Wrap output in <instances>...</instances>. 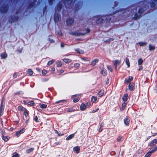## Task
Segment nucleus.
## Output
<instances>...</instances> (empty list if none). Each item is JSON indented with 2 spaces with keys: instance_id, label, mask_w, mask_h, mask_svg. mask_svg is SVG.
I'll use <instances>...</instances> for the list:
<instances>
[{
  "instance_id": "26",
  "label": "nucleus",
  "mask_w": 157,
  "mask_h": 157,
  "mask_svg": "<svg viewBox=\"0 0 157 157\" xmlns=\"http://www.w3.org/2000/svg\"><path fill=\"white\" fill-rule=\"evenodd\" d=\"M143 62V60L141 59H139L138 60V64L139 65L141 64Z\"/></svg>"
},
{
  "instance_id": "15",
  "label": "nucleus",
  "mask_w": 157,
  "mask_h": 157,
  "mask_svg": "<svg viewBox=\"0 0 157 157\" xmlns=\"http://www.w3.org/2000/svg\"><path fill=\"white\" fill-rule=\"evenodd\" d=\"M101 74L104 76L106 75H107V72L105 71V69H104V68L102 69V70L101 71Z\"/></svg>"
},
{
  "instance_id": "1",
  "label": "nucleus",
  "mask_w": 157,
  "mask_h": 157,
  "mask_svg": "<svg viewBox=\"0 0 157 157\" xmlns=\"http://www.w3.org/2000/svg\"><path fill=\"white\" fill-rule=\"evenodd\" d=\"M121 61L119 60L116 59L113 61V64L115 66V67L117 68V66H119L121 63Z\"/></svg>"
},
{
  "instance_id": "39",
  "label": "nucleus",
  "mask_w": 157,
  "mask_h": 157,
  "mask_svg": "<svg viewBox=\"0 0 157 157\" xmlns=\"http://www.w3.org/2000/svg\"><path fill=\"white\" fill-rule=\"evenodd\" d=\"M47 71L45 70H43L42 71V73L44 75H45L47 74Z\"/></svg>"
},
{
  "instance_id": "22",
  "label": "nucleus",
  "mask_w": 157,
  "mask_h": 157,
  "mask_svg": "<svg viewBox=\"0 0 157 157\" xmlns=\"http://www.w3.org/2000/svg\"><path fill=\"white\" fill-rule=\"evenodd\" d=\"M19 155L16 152H14L12 154V157H19Z\"/></svg>"
},
{
  "instance_id": "5",
  "label": "nucleus",
  "mask_w": 157,
  "mask_h": 157,
  "mask_svg": "<svg viewBox=\"0 0 157 157\" xmlns=\"http://www.w3.org/2000/svg\"><path fill=\"white\" fill-rule=\"evenodd\" d=\"M76 95H74L72 97V98H74L73 101L75 103L78 101L80 99V97H78L76 98H74L75 97H76Z\"/></svg>"
},
{
  "instance_id": "36",
  "label": "nucleus",
  "mask_w": 157,
  "mask_h": 157,
  "mask_svg": "<svg viewBox=\"0 0 157 157\" xmlns=\"http://www.w3.org/2000/svg\"><path fill=\"white\" fill-rule=\"evenodd\" d=\"M151 154L150 152H148L144 157H150L151 156Z\"/></svg>"
},
{
  "instance_id": "46",
  "label": "nucleus",
  "mask_w": 157,
  "mask_h": 157,
  "mask_svg": "<svg viewBox=\"0 0 157 157\" xmlns=\"http://www.w3.org/2000/svg\"><path fill=\"white\" fill-rule=\"evenodd\" d=\"M90 105V103L87 102L86 103V106L89 107Z\"/></svg>"
},
{
  "instance_id": "2",
  "label": "nucleus",
  "mask_w": 157,
  "mask_h": 157,
  "mask_svg": "<svg viewBox=\"0 0 157 157\" xmlns=\"http://www.w3.org/2000/svg\"><path fill=\"white\" fill-rule=\"evenodd\" d=\"M24 132H25V130L24 128H23L20 131H19L17 132L16 133V136L17 137H18L20 136V134L23 133Z\"/></svg>"
},
{
  "instance_id": "41",
  "label": "nucleus",
  "mask_w": 157,
  "mask_h": 157,
  "mask_svg": "<svg viewBox=\"0 0 157 157\" xmlns=\"http://www.w3.org/2000/svg\"><path fill=\"white\" fill-rule=\"evenodd\" d=\"M78 52L79 53L83 54L84 52L83 51L81 50H78Z\"/></svg>"
},
{
  "instance_id": "9",
  "label": "nucleus",
  "mask_w": 157,
  "mask_h": 157,
  "mask_svg": "<svg viewBox=\"0 0 157 157\" xmlns=\"http://www.w3.org/2000/svg\"><path fill=\"white\" fill-rule=\"evenodd\" d=\"M157 150V146H155L154 149H151L149 151L151 154L152 153L155 152Z\"/></svg>"
},
{
  "instance_id": "29",
  "label": "nucleus",
  "mask_w": 157,
  "mask_h": 157,
  "mask_svg": "<svg viewBox=\"0 0 157 157\" xmlns=\"http://www.w3.org/2000/svg\"><path fill=\"white\" fill-rule=\"evenodd\" d=\"M33 150V148H31L27 150L26 151L28 153H29L32 152Z\"/></svg>"
},
{
  "instance_id": "48",
  "label": "nucleus",
  "mask_w": 157,
  "mask_h": 157,
  "mask_svg": "<svg viewBox=\"0 0 157 157\" xmlns=\"http://www.w3.org/2000/svg\"><path fill=\"white\" fill-rule=\"evenodd\" d=\"M64 44L63 43H61V46L62 47H63L64 46Z\"/></svg>"
},
{
  "instance_id": "8",
  "label": "nucleus",
  "mask_w": 157,
  "mask_h": 157,
  "mask_svg": "<svg viewBox=\"0 0 157 157\" xmlns=\"http://www.w3.org/2000/svg\"><path fill=\"white\" fill-rule=\"evenodd\" d=\"M74 21L72 18H70L67 20V23L68 24H71L74 22Z\"/></svg>"
},
{
  "instance_id": "51",
  "label": "nucleus",
  "mask_w": 157,
  "mask_h": 157,
  "mask_svg": "<svg viewBox=\"0 0 157 157\" xmlns=\"http://www.w3.org/2000/svg\"><path fill=\"white\" fill-rule=\"evenodd\" d=\"M61 101H57L56 102V103H60Z\"/></svg>"
},
{
  "instance_id": "3",
  "label": "nucleus",
  "mask_w": 157,
  "mask_h": 157,
  "mask_svg": "<svg viewBox=\"0 0 157 157\" xmlns=\"http://www.w3.org/2000/svg\"><path fill=\"white\" fill-rule=\"evenodd\" d=\"M133 78L132 76H129L128 78L126 79L125 81V83H128L132 81Z\"/></svg>"
},
{
  "instance_id": "18",
  "label": "nucleus",
  "mask_w": 157,
  "mask_h": 157,
  "mask_svg": "<svg viewBox=\"0 0 157 157\" xmlns=\"http://www.w3.org/2000/svg\"><path fill=\"white\" fill-rule=\"evenodd\" d=\"M125 63H126V64H127V65L128 67H129L130 65V63H129V59L127 58L126 59Z\"/></svg>"
},
{
  "instance_id": "24",
  "label": "nucleus",
  "mask_w": 157,
  "mask_h": 157,
  "mask_svg": "<svg viewBox=\"0 0 157 157\" xmlns=\"http://www.w3.org/2000/svg\"><path fill=\"white\" fill-rule=\"evenodd\" d=\"M2 138L5 141H8L9 139L8 137L7 136H2Z\"/></svg>"
},
{
  "instance_id": "12",
  "label": "nucleus",
  "mask_w": 157,
  "mask_h": 157,
  "mask_svg": "<svg viewBox=\"0 0 157 157\" xmlns=\"http://www.w3.org/2000/svg\"><path fill=\"white\" fill-rule=\"evenodd\" d=\"M128 99V94H125L123 96L122 99L123 101L125 102H126Z\"/></svg>"
},
{
  "instance_id": "38",
  "label": "nucleus",
  "mask_w": 157,
  "mask_h": 157,
  "mask_svg": "<svg viewBox=\"0 0 157 157\" xmlns=\"http://www.w3.org/2000/svg\"><path fill=\"white\" fill-rule=\"evenodd\" d=\"M34 105V103L33 101H32L30 102H29V105L33 106V105Z\"/></svg>"
},
{
  "instance_id": "34",
  "label": "nucleus",
  "mask_w": 157,
  "mask_h": 157,
  "mask_svg": "<svg viewBox=\"0 0 157 157\" xmlns=\"http://www.w3.org/2000/svg\"><path fill=\"white\" fill-rule=\"evenodd\" d=\"M117 140L118 141L120 142L122 140V137L121 136H119L117 138Z\"/></svg>"
},
{
  "instance_id": "23",
  "label": "nucleus",
  "mask_w": 157,
  "mask_h": 157,
  "mask_svg": "<svg viewBox=\"0 0 157 157\" xmlns=\"http://www.w3.org/2000/svg\"><path fill=\"white\" fill-rule=\"evenodd\" d=\"M97 97H96L93 96L91 98V101L92 102H95L97 100Z\"/></svg>"
},
{
  "instance_id": "42",
  "label": "nucleus",
  "mask_w": 157,
  "mask_h": 157,
  "mask_svg": "<svg viewBox=\"0 0 157 157\" xmlns=\"http://www.w3.org/2000/svg\"><path fill=\"white\" fill-rule=\"evenodd\" d=\"M75 67H78L79 66V64L78 63H76L74 64Z\"/></svg>"
},
{
  "instance_id": "6",
  "label": "nucleus",
  "mask_w": 157,
  "mask_h": 157,
  "mask_svg": "<svg viewBox=\"0 0 157 157\" xmlns=\"http://www.w3.org/2000/svg\"><path fill=\"white\" fill-rule=\"evenodd\" d=\"M4 105H3L2 103L0 108V115H1L3 113V111L4 109Z\"/></svg>"
},
{
  "instance_id": "44",
  "label": "nucleus",
  "mask_w": 157,
  "mask_h": 157,
  "mask_svg": "<svg viewBox=\"0 0 157 157\" xmlns=\"http://www.w3.org/2000/svg\"><path fill=\"white\" fill-rule=\"evenodd\" d=\"M37 119H38V118H37V116H36L35 117H34V120L36 121V122H37Z\"/></svg>"
},
{
  "instance_id": "37",
  "label": "nucleus",
  "mask_w": 157,
  "mask_h": 157,
  "mask_svg": "<svg viewBox=\"0 0 157 157\" xmlns=\"http://www.w3.org/2000/svg\"><path fill=\"white\" fill-rule=\"evenodd\" d=\"M57 64L58 67H61L62 65V63L61 62L59 61L57 62Z\"/></svg>"
},
{
  "instance_id": "32",
  "label": "nucleus",
  "mask_w": 157,
  "mask_h": 157,
  "mask_svg": "<svg viewBox=\"0 0 157 157\" xmlns=\"http://www.w3.org/2000/svg\"><path fill=\"white\" fill-rule=\"evenodd\" d=\"M28 73L30 75H32L33 73V72L31 69H29L28 70Z\"/></svg>"
},
{
  "instance_id": "17",
  "label": "nucleus",
  "mask_w": 157,
  "mask_h": 157,
  "mask_svg": "<svg viewBox=\"0 0 157 157\" xmlns=\"http://www.w3.org/2000/svg\"><path fill=\"white\" fill-rule=\"evenodd\" d=\"M86 106L84 104H82L80 107V109L82 110H84L86 108Z\"/></svg>"
},
{
  "instance_id": "54",
  "label": "nucleus",
  "mask_w": 157,
  "mask_h": 157,
  "mask_svg": "<svg viewBox=\"0 0 157 157\" xmlns=\"http://www.w3.org/2000/svg\"><path fill=\"white\" fill-rule=\"evenodd\" d=\"M109 80H107V83H109Z\"/></svg>"
},
{
  "instance_id": "10",
  "label": "nucleus",
  "mask_w": 157,
  "mask_h": 157,
  "mask_svg": "<svg viewBox=\"0 0 157 157\" xmlns=\"http://www.w3.org/2000/svg\"><path fill=\"white\" fill-rule=\"evenodd\" d=\"M134 86V84L133 83H130L128 86V88L130 90H133Z\"/></svg>"
},
{
  "instance_id": "31",
  "label": "nucleus",
  "mask_w": 157,
  "mask_h": 157,
  "mask_svg": "<svg viewBox=\"0 0 157 157\" xmlns=\"http://www.w3.org/2000/svg\"><path fill=\"white\" fill-rule=\"evenodd\" d=\"M63 61L64 62L66 63H68L70 62L71 61V60L69 59H63Z\"/></svg>"
},
{
  "instance_id": "50",
  "label": "nucleus",
  "mask_w": 157,
  "mask_h": 157,
  "mask_svg": "<svg viewBox=\"0 0 157 157\" xmlns=\"http://www.w3.org/2000/svg\"><path fill=\"white\" fill-rule=\"evenodd\" d=\"M63 72H64L62 70H61L59 71V72L60 73H62Z\"/></svg>"
},
{
  "instance_id": "27",
  "label": "nucleus",
  "mask_w": 157,
  "mask_h": 157,
  "mask_svg": "<svg viewBox=\"0 0 157 157\" xmlns=\"http://www.w3.org/2000/svg\"><path fill=\"white\" fill-rule=\"evenodd\" d=\"M127 105V103L124 102V103H123L122 104V110H124V108Z\"/></svg>"
},
{
  "instance_id": "47",
  "label": "nucleus",
  "mask_w": 157,
  "mask_h": 157,
  "mask_svg": "<svg viewBox=\"0 0 157 157\" xmlns=\"http://www.w3.org/2000/svg\"><path fill=\"white\" fill-rule=\"evenodd\" d=\"M58 9H59V10H60V9H61V5H59L58 6Z\"/></svg>"
},
{
  "instance_id": "33",
  "label": "nucleus",
  "mask_w": 157,
  "mask_h": 157,
  "mask_svg": "<svg viewBox=\"0 0 157 157\" xmlns=\"http://www.w3.org/2000/svg\"><path fill=\"white\" fill-rule=\"evenodd\" d=\"M139 44L140 46H143L144 45H145L146 44V42H140L139 43Z\"/></svg>"
},
{
  "instance_id": "16",
  "label": "nucleus",
  "mask_w": 157,
  "mask_h": 157,
  "mask_svg": "<svg viewBox=\"0 0 157 157\" xmlns=\"http://www.w3.org/2000/svg\"><path fill=\"white\" fill-rule=\"evenodd\" d=\"M98 62V59H94L91 62V64L94 65Z\"/></svg>"
},
{
  "instance_id": "11",
  "label": "nucleus",
  "mask_w": 157,
  "mask_h": 157,
  "mask_svg": "<svg viewBox=\"0 0 157 157\" xmlns=\"http://www.w3.org/2000/svg\"><path fill=\"white\" fill-rule=\"evenodd\" d=\"M130 121V119L128 117H126L124 120V124L127 125L128 124Z\"/></svg>"
},
{
  "instance_id": "4",
  "label": "nucleus",
  "mask_w": 157,
  "mask_h": 157,
  "mask_svg": "<svg viewBox=\"0 0 157 157\" xmlns=\"http://www.w3.org/2000/svg\"><path fill=\"white\" fill-rule=\"evenodd\" d=\"M80 151V148L78 146L75 147L73 148V151L74 152L78 153H79Z\"/></svg>"
},
{
  "instance_id": "25",
  "label": "nucleus",
  "mask_w": 157,
  "mask_h": 157,
  "mask_svg": "<svg viewBox=\"0 0 157 157\" xmlns=\"http://www.w3.org/2000/svg\"><path fill=\"white\" fill-rule=\"evenodd\" d=\"M149 48L150 50H153L155 49V47L154 46H152L151 45H149Z\"/></svg>"
},
{
  "instance_id": "45",
  "label": "nucleus",
  "mask_w": 157,
  "mask_h": 157,
  "mask_svg": "<svg viewBox=\"0 0 157 157\" xmlns=\"http://www.w3.org/2000/svg\"><path fill=\"white\" fill-rule=\"evenodd\" d=\"M143 69V67L141 66H140L139 67V68L138 69V70L139 71H140L142 70Z\"/></svg>"
},
{
  "instance_id": "20",
  "label": "nucleus",
  "mask_w": 157,
  "mask_h": 157,
  "mask_svg": "<svg viewBox=\"0 0 157 157\" xmlns=\"http://www.w3.org/2000/svg\"><path fill=\"white\" fill-rule=\"evenodd\" d=\"M23 112H24L25 117H27L28 115V113L26 109H24Z\"/></svg>"
},
{
  "instance_id": "19",
  "label": "nucleus",
  "mask_w": 157,
  "mask_h": 157,
  "mask_svg": "<svg viewBox=\"0 0 157 157\" xmlns=\"http://www.w3.org/2000/svg\"><path fill=\"white\" fill-rule=\"evenodd\" d=\"M104 93V90H101L98 93V95L99 96L101 97L103 95Z\"/></svg>"
},
{
  "instance_id": "7",
  "label": "nucleus",
  "mask_w": 157,
  "mask_h": 157,
  "mask_svg": "<svg viewBox=\"0 0 157 157\" xmlns=\"http://www.w3.org/2000/svg\"><path fill=\"white\" fill-rule=\"evenodd\" d=\"M157 144V139L153 140L151 142L150 145V146H152L153 145L155 144Z\"/></svg>"
},
{
  "instance_id": "30",
  "label": "nucleus",
  "mask_w": 157,
  "mask_h": 157,
  "mask_svg": "<svg viewBox=\"0 0 157 157\" xmlns=\"http://www.w3.org/2000/svg\"><path fill=\"white\" fill-rule=\"evenodd\" d=\"M54 19L55 21L57 22L59 19V17L58 16H55Z\"/></svg>"
},
{
  "instance_id": "52",
  "label": "nucleus",
  "mask_w": 157,
  "mask_h": 157,
  "mask_svg": "<svg viewBox=\"0 0 157 157\" xmlns=\"http://www.w3.org/2000/svg\"><path fill=\"white\" fill-rule=\"evenodd\" d=\"M86 31L87 32V33H89L90 32V30L89 29H86Z\"/></svg>"
},
{
  "instance_id": "40",
  "label": "nucleus",
  "mask_w": 157,
  "mask_h": 157,
  "mask_svg": "<svg viewBox=\"0 0 157 157\" xmlns=\"http://www.w3.org/2000/svg\"><path fill=\"white\" fill-rule=\"evenodd\" d=\"M107 68L110 71L112 72V69L110 66H108Z\"/></svg>"
},
{
  "instance_id": "14",
  "label": "nucleus",
  "mask_w": 157,
  "mask_h": 157,
  "mask_svg": "<svg viewBox=\"0 0 157 157\" xmlns=\"http://www.w3.org/2000/svg\"><path fill=\"white\" fill-rule=\"evenodd\" d=\"M25 108L23 107L21 105L17 107V109L18 110L20 111H23L24 110V109H25Z\"/></svg>"
},
{
  "instance_id": "28",
  "label": "nucleus",
  "mask_w": 157,
  "mask_h": 157,
  "mask_svg": "<svg viewBox=\"0 0 157 157\" xmlns=\"http://www.w3.org/2000/svg\"><path fill=\"white\" fill-rule=\"evenodd\" d=\"M41 108L42 109L46 108L47 107V105L44 104H42L40 105Z\"/></svg>"
},
{
  "instance_id": "55",
  "label": "nucleus",
  "mask_w": 157,
  "mask_h": 157,
  "mask_svg": "<svg viewBox=\"0 0 157 157\" xmlns=\"http://www.w3.org/2000/svg\"><path fill=\"white\" fill-rule=\"evenodd\" d=\"M13 128H10V130L11 131H12V130H13Z\"/></svg>"
},
{
  "instance_id": "13",
  "label": "nucleus",
  "mask_w": 157,
  "mask_h": 157,
  "mask_svg": "<svg viewBox=\"0 0 157 157\" xmlns=\"http://www.w3.org/2000/svg\"><path fill=\"white\" fill-rule=\"evenodd\" d=\"M74 136L75 135L74 134H71L69 136H67V137L66 140H71V139H72Z\"/></svg>"
},
{
  "instance_id": "53",
  "label": "nucleus",
  "mask_w": 157,
  "mask_h": 157,
  "mask_svg": "<svg viewBox=\"0 0 157 157\" xmlns=\"http://www.w3.org/2000/svg\"><path fill=\"white\" fill-rule=\"evenodd\" d=\"M55 132L56 133L58 134V132L57 131L55 130Z\"/></svg>"
},
{
  "instance_id": "35",
  "label": "nucleus",
  "mask_w": 157,
  "mask_h": 157,
  "mask_svg": "<svg viewBox=\"0 0 157 157\" xmlns=\"http://www.w3.org/2000/svg\"><path fill=\"white\" fill-rule=\"evenodd\" d=\"M55 61L53 60H52L51 61H49L48 63V65H50L54 62Z\"/></svg>"
},
{
  "instance_id": "21",
  "label": "nucleus",
  "mask_w": 157,
  "mask_h": 157,
  "mask_svg": "<svg viewBox=\"0 0 157 157\" xmlns=\"http://www.w3.org/2000/svg\"><path fill=\"white\" fill-rule=\"evenodd\" d=\"M1 56L2 58H5L7 56V54L5 53H2Z\"/></svg>"
},
{
  "instance_id": "43",
  "label": "nucleus",
  "mask_w": 157,
  "mask_h": 157,
  "mask_svg": "<svg viewBox=\"0 0 157 157\" xmlns=\"http://www.w3.org/2000/svg\"><path fill=\"white\" fill-rule=\"evenodd\" d=\"M17 73H15L13 75V77L14 78H16L17 77Z\"/></svg>"
},
{
  "instance_id": "49",
  "label": "nucleus",
  "mask_w": 157,
  "mask_h": 157,
  "mask_svg": "<svg viewBox=\"0 0 157 157\" xmlns=\"http://www.w3.org/2000/svg\"><path fill=\"white\" fill-rule=\"evenodd\" d=\"M55 68L54 67H52L51 69V70L53 71H55Z\"/></svg>"
}]
</instances>
